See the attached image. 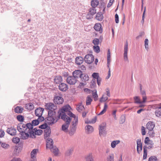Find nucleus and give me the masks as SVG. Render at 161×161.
Returning <instances> with one entry per match:
<instances>
[{
	"label": "nucleus",
	"mask_w": 161,
	"mask_h": 161,
	"mask_svg": "<svg viewBox=\"0 0 161 161\" xmlns=\"http://www.w3.org/2000/svg\"><path fill=\"white\" fill-rule=\"evenodd\" d=\"M46 109L49 110L48 115L46 119H47V123L49 125H52L56 123L60 118L61 112H58V115H57L55 110L56 109V106L52 103H48L46 104Z\"/></svg>",
	"instance_id": "obj_1"
},
{
	"label": "nucleus",
	"mask_w": 161,
	"mask_h": 161,
	"mask_svg": "<svg viewBox=\"0 0 161 161\" xmlns=\"http://www.w3.org/2000/svg\"><path fill=\"white\" fill-rule=\"evenodd\" d=\"M60 117H61V119L65 121V123L62 125V130L64 132H68V128L69 127L70 121L71 120V119L67 115L65 114H63V115H61Z\"/></svg>",
	"instance_id": "obj_2"
},
{
	"label": "nucleus",
	"mask_w": 161,
	"mask_h": 161,
	"mask_svg": "<svg viewBox=\"0 0 161 161\" xmlns=\"http://www.w3.org/2000/svg\"><path fill=\"white\" fill-rule=\"evenodd\" d=\"M17 130L19 132L22 139L25 140L29 137V135L28 133L27 130H26V129L20 128V126H18Z\"/></svg>",
	"instance_id": "obj_3"
},
{
	"label": "nucleus",
	"mask_w": 161,
	"mask_h": 161,
	"mask_svg": "<svg viewBox=\"0 0 161 161\" xmlns=\"http://www.w3.org/2000/svg\"><path fill=\"white\" fill-rule=\"evenodd\" d=\"M88 12L86 16V18L87 19H90L93 18V15L97 13L96 8H90L88 9Z\"/></svg>",
	"instance_id": "obj_4"
},
{
	"label": "nucleus",
	"mask_w": 161,
	"mask_h": 161,
	"mask_svg": "<svg viewBox=\"0 0 161 161\" xmlns=\"http://www.w3.org/2000/svg\"><path fill=\"white\" fill-rule=\"evenodd\" d=\"M78 122V119H75V121L72 122V125L70 127V130L69 132V134L70 135H73L75 132L76 129V125L77 124Z\"/></svg>",
	"instance_id": "obj_5"
},
{
	"label": "nucleus",
	"mask_w": 161,
	"mask_h": 161,
	"mask_svg": "<svg viewBox=\"0 0 161 161\" xmlns=\"http://www.w3.org/2000/svg\"><path fill=\"white\" fill-rule=\"evenodd\" d=\"M85 61L88 64H91L93 62L94 60V57L91 54H88L85 57Z\"/></svg>",
	"instance_id": "obj_6"
},
{
	"label": "nucleus",
	"mask_w": 161,
	"mask_h": 161,
	"mask_svg": "<svg viewBox=\"0 0 161 161\" xmlns=\"http://www.w3.org/2000/svg\"><path fill=\"white\" fill-rule=\"evenodd\" d=\"M155 107L156 109L155 114L156 116L158 117H160L161 116V103L156 105Z\"/></svg>",
	"instance_id": "obj_7"
},
{
	"label": "nucleus",
	"mask_w": 161,
	"mask_h": 161,
	"mask_svg": "<svg viewBox=\"0 0 161 161\" xmlns=\"http://www.w3.org/2000/svg\"><path fill=\"white\" fill-rule=\"evenodd\" d=\"M77 80L73 76L68 77L66 79L67 83L70 85H74L76 82Z\"/></svg>",
	"instance_id": "obj_8"
},
{
	"label": "nucleus",
	"mask_w": 161,
	"mask_h": 161,
	"mask_svg": "<svg viewBox=\"0 0 161 161\" xmlns=\"http://www.w3.org/2000/svg\"><path fill=\"white\" fill-rule=\"evenodd\" d=\"M58 87L59 89L63 92H66L68 89V85L66 83L63 82L59 84Z\"/></svg>",
	"instance_id": "obj_9"
},
{
	"label": "nucleus",
	"mask_w": 161,
	"mask_h": 161,
	"mask_svg": "<svg viewBox=\"0 0 161 161\" xmlns=\"http://www.w3.org/2000/svg\"><path fill=\"white\" fill-rule=\"evenodd\" d=\"M53 101L54 103L55 104H61L63 103L64 99L61 97L57 96L54 98Z\"/></svg>",
	"instance_id": "obj_10"
},
{
	"label": "nucleus",
	"mask_w": 161,
	"mask_h": 161,
	"mask_svg": "<svg viewBox=\"0 0 161 161\" xmlns=\"http://www.w3.org/2000/svg\"><path fill=\"white\" fill-rule=\"evenodd\" d=\"M71 108L69 105H67L63 107L62 109V110L59 111V112H61V116L63 114H66L65 112L67 113L69 111H70Z\"/></svg>",
	"instance_id": "obj_11"
},
{
	"label": "nucleus",
	"mask_w": 161,
	"mask_h": 161,
	"mask_svg": "<svg viewBox=\"0 0 161 161\" xmlns=\"http://www.w3.org/2000/svg\"><path fill=\"white\" fill-rule=\"evenodd\" d=\"M128 46V43L127 42H126L124 46V58L125 61H127L128 62V59L127 56Z\"/></svg>",
	"instance_id": "obj_12"
},
{
	"label": "nucleus",
	"mask_w": 161,
	"mask_h": 161,
	"mask_svg": "<svg viewBox=\"0 0 161 161\" xmlns=\"http://www.w3.org/2000/svg\"><path fill=\"white\" fill-rule=\"evenodd\" d=\"M82 72L79 70H75L73 73V75L77 80L79 78H80L82 74Z\"/></svg>",
	"instance_id": "obj_13"
},
{
	"label": "nucleus",
	"mask_w": 161,
	"mask_h": 161,
	"mask_svg": "<svg viewBox=\"0 0 161 161\" xmlns=\"http://www.w3.org/2000/svg\"><path fill=\"white\" fill-rule=\"evenodd\" d=\"M7 132L11 136H15L16 134V131L14 127H11L8 128L6 130Z\"/></svg>",
	"instance_id": "obj_14"
},
{
	"label": "nucleus",
	"mask_w": 161,
	"mask_h": 161,
	"mask_svg": "<svg viewBox=\"0 0 161 161\" xmlns=\"http://www.w3.org/2000/svg\"><path fill=\"white\" fill-rule=\"evenodd\" d=\"M137 151L138 153H140L142 150V144L140 139H137L136 140Z\"/></svg>",
	"instance_id": "obj_15"
},
{
	"label": "nucleus",
	"mask_w": 161,
	"mask_h": 161,
	"mask_svg": "<svg viewBox=\"0 0 161 161\" xmlns=\"http://www.w3.org/2000/svg\"><path fill=\"white\" fill-rule=\"evenodd\" d=\"M53 81L55 84H59L62 82L63 80L61 76L58 75L54 77Z\"/></svg>",
	"instance_id": "obj_16"
},
{
	"label": "nucleus",
	"mask_w": 161,
	"mask_h": 161,
	"mask_svg": "<svg viewBox=\"0 0 161 161\" xmlns=\"http://www.w3.org/2000/svg\"><path fill=\"white\" fill-rule=\"evenodd\" d=\"M155 126V124L152 121H149L146 124V129H147L149 131L153 130Z\"/></svg>",
	"instance_id": "obj_17"
},
{
	"label": "nucleus",
	"mask_w": 161,
	"mask_h": 161,
	"mask_svg": "<svg viewBox=\"0 0 161 161\" xmlns=\"http://www.w3.org/2000/svg\"><path fill=\"white\" fill-rule=\"evenodd\" d=\"M44 109L42 108H36L35 111V114L36 116H42Z\"/></svg>",
	"instance_id": "obj_18"
},
{
	"label": "nucleus",
	"mask_w": 161,
	"mask_h": 161,
	"mask_svg": "<svg viewBox=\"0 0 161 161\" xmlns=\"http://www.w3.org/2000/svg\"><path fill=\"white\" fill-rule=\"evenodd\" d=\"M101 24L100 23H96L94 27V28L96 31H98L100 33H102L103 32Z\"/></svg>",
	"instance_id": "obj_19"
},
{
	"label": "nucleus",
	"mask_w": 161,
	"mask_h": 161,
	"mask_svg": "<svg viewBox=\"0 0 161 161\" xmlns=\"http://www.w3.org/2000/svg\"><path fill=\"white\" fill-rule=\"evenodd\" d=\"M46 142L47 148H51L52 147H53V140L52 139L49 138H47V139Z\"/></svg>",
	"instance_id": "obj_20"
},
{
	"label": "nucleus",
	"mask_w": 161,
	"mask_h": 161,
	"mask_svg": "<svg viewBox=\"0 0 161 161\" xmlns=\"http://www.w3.org/2000/svg\"><path fill=\"white\" fill-rule=\"evenodd\" d=\"M51 132L50 127L48 126L47 128L46 129L44 130V138L50 136Z\"/></svg>",
	"instance_id": "obj_21"
},
{
	"label": "nucleus",
	"mask_w": 161,
	"mask_h": 161,
	"mask_svg": "<svg viewBox=\"0 0 161 161\" xmlns=\"http://www.w3.org/2000/svg\"><path fill=\"white\" fill-rule=\"evenodd\" d=\"M84 61V59L82 57H77L75 59V63L77 65H80L82 64Z\"/></svg>",
	"instance_id": "obj_22"
},
{
	"label": "nucleus",
	"mask_w": 161,
	"mask_h": 161,
	"mask_svg": "<svg viewBox=\"0 0 161 161\" xmlns=\"http://www.w3.org/2000/svg\"><path fill=\"white\" fill-rule=\"evenodd\" d=\"M81 81L83 82H86L89 80V76L86 74H83L81 77L80 78Z\"/></svg>",
	"instance_id": "obj_23"
},
{
	"label": "nucleus",
	"mask_w": 161,
	"mask_h": 161,
	"mask_svg": "<svg viewBox=\"0 0 161 161\" xmlns=\"http://www.w3.org/2000/svg\"><path fill=\"white\" fill-rule=\"evenodd\" d=\"M95 19L99 21H102L103 19V16L102 13L101 12H98L95 17Z\"/></svg>",
	"instance_id": "obj_24"
},
{
	"label": "nucleus",
	"mask_w": 161,
	"mask_h": 161,
	"mask_svg": "<svg viewBox=\"0 0 161 161\" xmlns=\"http://www.w3.org/2000/svg\"><path fill=\"white\" fill-rule=\"evenodd\" d=\"M49 148L50 149L51 152L53 153L56 156L58 155V149L56 146L54 147L53 145V147Z\"/></svg>",
	"instance_id": "obj_25"
},
{
	"label": "nucleus",
	"mask_w": 161,
	"mask_h": 161,
	"mask_svg": "<svg viewBox=\"0 0 161 161\" xmlns=\"http://www.w3.org/2000/svg\"><path fill=\"white\" fill-rule=\"evenodd\" d=\"M99 3L98 0H92L91 2L92 7L96 8Z\"/></svg>",
	"instance_id": "obj_26"
},
{
	"label": "nucleus",
	"mask_w": 161,
	"mask_h": 161,
	"mask_svg": "<svg viewBox=\"0 0 161 161\" xmlns=\"http://www.w3.org/2000/svg\"><path fill=\"white\" fill-rule=\"evenodd\" d=\"M28 133L29 135V137L32 138H35L36 136H35V133L34 130L32 129H31L30 130H27Z\"/></svg>",
	"instance_id": "obj_27"
},
{
	"label": "nucleus",
	"mask_w": 161,
	"mask_h": 161,
	"mask_svg": "<svg viewBox=\"0 0 161 161\" xmlns=\"http://www.w3.org/2000/svg\"><path fill=\"white\" fill-rule=\"evenodd\" d=\"M85 129L87 130V133L90 134L91 133L93 130V127L89 125L86 126Z\"/></svg>",
	"instance_id": "obj_28"
},
{
	"label": "nucleus",
	"mask_w": 161,
	"mask_h": 161,
	"mask_svg": "<svg viewBox=\"0 0 161 161\" xmlns=\"http://www.w3.org/2000/svg\"><path fill=\"white\" fill-rule=\"evenodd\" d=\"M24 109L21 106H17L14 108V112L17 113H21L22 112Z\"/></svg>",
	"instance_id": "obj_29"
},
{
	"label": "nucleus",
	"mask_w": 161,
	"mask_h": 161,
	"mask_svg": "<svg viewBox=\"0 0 161 161\" xmlns=\"http://www.w3.org/2000/svg\"><path fill=\"white\" fill-rule=\"evenodd\" d=\"M105 126L100 125L99 128V134L100 136H101L105 131L104 129H105Z\"/></svg>",
	"instance_id": "obj_30"
},
{
	"label": "nucleus",
	"mask_w": 161,
	"mask_h": 161,
	"mask_svg": "<svg viewBox=\"0 0 161 161\" xmlns=\"http://www.w3.org/2000/svg\"><path fill=\"white\" fill-rule=\"evenodd\" d=\"M120 142L119 140L114 141L111 143V146L112 148H114L117 144H119Z\"/></svg>",
	"instance_id": "obj_31"
},
{
	"label": "nucleus",
	"mask_w": 161,
	"mask_h": 161,
	"mask_svg": "<svg viewBox=\"0 0 161 161\" xmlns=\"http://www.w3.org/2000/svg\"><path fill=\"white\" fill-rule=\"evenodd\" d=\"M91 97L92 96L90 95H89L87 97L86 101V105H88L91 104L92 100Z\"/></svg>",
	"instance_id": "obj_32"
},
{
	"label": "nucleus",
	"mask_w": 161,
	"mask_h": 161,
	"mask_svg": "<svg viewBox=\"0 0 161 161\" xmlns=\"http://www.w3.org/2000/svg\"><path fill=\"white\" fill-rule=\"evenodd\" d=\"M107 108L108 106L107 103H105L103 109L100 113H99L98 115H100L104 114L106 111Z\"/></svg>",
	"instance_id": "obj_33"
},
{
	"label": "nucleus",
	"mask_w": 161,
	"mask_h": 161,
	"mask_svg": "<svg viewBox=\"0 0 161 161\" xmlns=\"http://www.w3.org/2000/svg\"><path fill=\"white\" fill-rule=\"evenodd\" d=\"M86 161H94L93 157L92 154H90L86 157Z\"/></svg>",
	"instance_id": "obj_34"
},
{
	"label": "nucleus",
	"mask_w": 161,
	"mask_h": 161,
	"mask_svg": "<svg viewBox=\"0 0 161 161\" xmlns=\"http://www.w3.org/2000/svg\"><path fill=\"white\" fill-rule=\"evenodd\" d=\"M38 151V149H34L31 152V157L33 158L35 157V155L36 154L37 152Z\"/></svg>",
	"instance_id": "obj_35"
},
{
	"label": "nucleus",
	"mask_w": 161,
	"mask_h": 161,
	"mask_svg": "<svg viewBox=\"0 0 161 161\" xmlns=\"http://www.w3.org/2000/svg\"><path fill=\"white\" fill-rule=\"evenodd\" d=\"M1 147L5 149H8L9 147V144H6L5 142H2L1 143Z\"/></svg>",
	"instance_id": "obj_36"
},
{
	"label": "nucleus",
	"mask_w": 161,
	"mask_h": 161,
	"mask_svg": "<svg viewBox=\"0 0 161 161\" xmlns=\"http://www.w3.org/2000/svg\"><path fill=\"white\" fill-rule=\"evenodd\" d=\"M26 126V128L25 129H26V130H30L33 128L32 125L30 123H27Z\"/></svg>",
	"instance_id": "obj_37"
},
{
	"label": "nucleus",
	"mask_w": 161,
	"mask_h": 161,
	"mask_svg": "<svg viewBox=\"0 0 161 161\" xmlns=\"http://www.w3.org/2000/svg\"><path fill=\"white\" fill-rule=\"evenodd\" d=\"M26 108L28 110H32L34 108V105L31 103H29L26 105Z\"/></svg>",
	"instance_id": "obj_38"
},
{
	"label": "nucleus",
	"mask_w": 161,
	"mask_h": 161,
	"mask_svg": "<svg viewBox=\"0 0 161 161\" xmlns=\"http://www.w3.org/2000/svg\"><path fill=\"white\" fill-rule=\"evenodd\" d=\"M107 161H114V155L111 154L108 155L107 158Z\"/></svg>",
	"instance_id": "obj_39"
},
{
	"label": "nucleus",
	"mask_w": 161,
	"mask_h": 161,
	"mask_svg": "<svg viewBox=\"0 0 161 161\" xmlns=\"http://www.w3.org/2000/svg\"><path fill=\"white\" fill-rule=\"evenodd\" d=\"M134 99L135 100V103H142V102L140 100V98L139 97L135 96L134 97Z\"/></svg>",
	"instance_id": "obj_40"
},
{
	"label": "nucleus",
	"mask_w": 161,
	"mask_h": 161,
	"mask_svg": "<svg viewBox=\"0 0 161 161\" xmlns=\"http://www.w3.org/2000/svg\"><path fill=\"white\" fill-rule=\"evenodd\" d=\"M12 141L13 143L15 144H17L20 141V139L18 137H14L13 138Z\"/></svg>",
	"instance_id": "obj_41"
},
{
	"label": "nucleus",
	"mask_w": 161,
	"mask_h": 161,
	"mask_svg": "<svg viewBox=\"0 0 161 161\" xmlns=\"http://www.w3.org/2000/svg\"><path fill=\"white\" fill-rule=\"evenodd\" d=\"M17 119L20 122H23L24 120V117L20 115H17Z\"/></svg>",
	"instance_id": "obj_42"
},
{
	"label": "nucleus",
	"mask_w": 161,
	"mask_h": 161,
	"mask_svg": "<svg viewBox=\"0 0 161 161\" xmlns=\"http://www.w3.org/2000/svg\"><path fill=\"white\" fill-rule=\"evenodd\" d=\"M39 123V121L38 119L33 120L32 121L31 124L33 126L38 125Z\"/></svg>",
	"instance_id": "obj_43"
},
{
	"label": "nucleus",
	"mask_w": 161,
	"mask_h": 161,
	"mask_svg": "<svg viewBox=\"0 0 161 161\" xmlns=\"http://www.w3.org/2000/svg\"><path fill=\"white\" fill-rule=\"evenodd\" d=\"M157 160L158 159L156 156H152L149 158L148 161H157Z\"/></svg>",
	"instance_id": "obj_44"
},
{
	"label": "nucleus",
	"mask_w": 161,
	"mask_h": 161,
	"mask_svg": "<svg viewBox=\"0 0 161 161\" xmlns=\"http://www.w3.org/2000/svg\"><path fill=\"white\" fill-rule=\"evenodd\" d=\"M99 39L95 38L92 41V43L95 46H97L99 43Z\"/></svg>",
	"instance_id": "obj_45"
},
{
	"label": "nucleus",
	"mask_w": 161,
	"mask_h": 161,
	"mask_svg": "<svg viewBox=\"0 0 161 161\" xmlns=\"http://www.w3.org/2000/svg\"><path fill=\"white\" fill-rule=\"evenodd\" d=\"M93 49L94 51L96 53H99L100 52V47L98 46L93 47Z\"/></svg>",
	"instance_id": "obj_46"
},
{
	"label": "nucleus",
	"mask_w": 161,
	"mask_h": 161,
	"mask_svg": "<svg viewBox=\"0 0 161 161\" xmlns=\"http://www.w3.org/2000/svg\"><path fill=\"white\" fill-rule=\"evenodd\" d=\"M147 150L143 148V159H145L147 158Z\"/></svg>",
	"instance_id": "obj_47"
},
{
	"label": "nucleus",
	"mask_w": 161,
	"mask_h": 161,
	"mask_svg": "<svg viewBox=\"0 0 161 161\" xmlns=\"http://www.w3.org/2000/svg\"><path fill=\"white\" fill-rule=\"evenodd\" d=\"M104 95H103L102 97H101L100 100V102L102 103L103 102H105L108 99V97H104Z\"/></svg>",
	"instance_id": "obj_48"
},
{
	"label": "nucleus",
	"mask_w": 161,
	"mask_h": 161,
	"mask_svg": "<svg viewBox=\"0 0 161 161\" xmlns=\"http://www.w3.org/2000/svg\"><path fill=\"white\" fill-rule=\"evenodd\" d=\"M26 124H25L22 123H20L18 124V125L17 128H18V126H20V128H22L23 129H26Z\"/></svg>",
	"instance_id": "obj_49"
},
{
	"label": "nucleus",
	"mask_w": 161,
	"mask_h": 161,
	"mask_svg": "<svg viewBox=\"0 0 161 161\" xmlns=\"http://www.w3.org/2000/svg\"><path fill=\"white\" fill-rule=\"evenodd\" d=\"M48 126L47 123H45L40 125L39 127V128L41 129H45V130L48 127Z\"/></svg>",
	"instance_id": "obj_50"
},
{
	"label": "nucleus",
	"mask_w": 161,
	"mask_h": 161,
	"mask_svg": "<svg viewBox=\"0 0 161 161\" xmlns=\"http://www.w3.org/2000/svg\"><path fill=\"white\" fill-rule=\"evenodd\" d=\"M72 150L71 149H68L66 151L65 153V155L66 156H69L72 153Z\"/></svg>",
	"instance_id": "obj_51"
},
{
	"label": "nucleus",
	"mask_w": 161,
	"mask_h": 161,
	"mask_svg": "<svg viewBox=\"0 0 161 161\" xmlns=\"http://www.w3.org/2000/svg\"><path fill=\"white\" fill-rule=\"evenodd\" d=\"M92 76L94 79H97L99 77V74L97 73H93L92 75Z\"/></svg>",
	"instance_id": "obj_52"
},
{
	"label": "nucleus",
	"mask_w": 161,
	"mask_h": 161,
	"mask_svg": "<svg viewBox=\"0 0 161 161\" xmlns=\"http://www.w3.org/2000/svg\"><path fill=\"white\" fill-rule=\"evenodd\" d=\"M148 40L147 39H146L145 40V46L146 49L148 50Z\"/></svg>",
	"instance_id": "obj_53"
},
{
	"label": "nucleus",
	"mask_w": 161,
	"mask_h": 161,
	"mask_svg": "<svg viewBox=\"0 0 161 161\" xmlns=\"http://www.w3.org/2000/svg\"><path fill=\"white\" fill-rule=\"evenodd\" d=\"M96 85V80L95 79H93L91 82V87H94Z\"/></svg>",
	"instance_id": "obj_54"
},
{
	"label": "nucleus",
	"mask_w": 161,
	"mask_h": 161,
	"mask_svg": "<svg viewBox=\"0 0 161 161\" xmlns=\"http://www.w3.org/2000/svg\"><path fill=\"white\" fill-rule=\"evenodd\" d=\"M125 121V117L124 116H122L120 118V123L122 124L124 123Z\"/></svg>",
	"instance_id": "obj_55"
},
{
	"label": "nucleus",
	"mask_w": 161,
	"mask_h": 161,
	"mask_svg": "<svg viewBox=\"0 0 161 161\" xmlns=\"http://www.w3.org/2000/svg\"><path fill=\"white\" fill-rule=\"evenodd\" d=\"M35 132V135H40L42 133L43 131L42 130H38L37 131Z\"/></svg>",
	"instance_id": "obj_56"
},
{
	"label": "nucleus",
	"mask_w": 161,
	"mask_h": 161,
	"mask_svg": "<svg viewBox=\"0 0 161 161\" xmlns=\"http://www.w3.org/2000/svg\"><path fill=\"white\" fill-rule=\"evenodd\" d=\"M67 115H69V116L71 117H72L74 118L75 119V116L74 114L72 112H71L70 111H69L68 112L66 113Z\"/></svg>",
	"instance_id": "obj_57"
},
{
	"label": "nucleus",
	"mask_w": 161,
	"mask_h": 161,
	"mask_svg": "<svg viewBox=\"0 0 161 161\" xmlns=\"http://www.w3.org/2000/svg\"><path fill=\"white\" fill-rule=\"evenodd\" d=\"M84 107L83 106H80L76 108V110L79 112H81L82 110L84 109Z\"/></svg>",
	"instance_id": "obj_58"
},
{
	"label": "nucleus",
	"mask_w": 161,
	"mask_h": 161,
	"mask_svg": "<svg viewBox=\"0 0 161 161\" xmlns=\"http://www.w3.org/2000/svg\"><path fill=\"white\" fill-rule=\"evenodd\" d=\"M97 117L96 116H95L94 118L92 119V120L91 122H86V124H89V123H94L96 122V121L97 119Z\"/></svg>",
	"instance_id": "obj_59"
},
{
	"label": "nucleus",
	"mask_w": 161,
	"mask_h": 161,
	"mask_svg": "<svg viewBox=\"0 0 161 161\" xmlns=\"http://www.w3.org/2000/svg\"><path fill=\"white\" fill-rule=\"evenodd\" d=\"M12 161H22L19 158L14 157L12 159Z\"/></svg>",
	"instance_id": "obj_60"
},
{
	"label": "nucleus",
	"mask_w": 161,
	"mask_h": 161,
	"mask_svg": "<svg viewBox=\"0 0 161 161\" xmlns=\"http://www.w3.org/2000/svg\"><path fill=\"white\" fill-rule=\"evenodd\" d=\"M148 133L149 134V136L151 137H154V136L155 133H154V132L153 131V130H152V131H149V130Z\"/></svg>",
	"instance_id": "obj_61"
},
{
	"label": "nucleus",
	"mask_w": 161,
	"mask_h": 161,
	"mask_svg": "<svg viewBox=\"0 0 161 161\" xmlns=\"http://www.w3.org/2000/svg\"><path fill=\"white\" fill-rule=\"evenodd\" d=\"M115 22L116 23H118L119 22V16L118 14H116L115 16Z\"/></svg>",
	"instance_id": "obj_62"
},
{
	"label": "nucleus",
	"mask_w": 161,
	"mask_h": 161,
	"mask_svg": "<svg viewBox=\"0 0 161 161\" xmlns=\"http://www.w3.org/2000/svg\"><path fill=\"white\" fill-rule=\"evenodd\" d=\"M38 118L37 119L40 122H42L44 120V118L42 116H38Z\"/></svg>",
	"instance_id": "obj_63"
},
{
	"label": "nucleus",
	"mask_w": 161,
	"mask_h": 161,
	"mask_svg": "<svg viewBox=\"0 0 161 161\" xmlns=\"http://www.w3.org/2000/svg\"><path fill=\"white\" fill-rule=\"evenodd\" d=\"M97 82L98 85L99 86L101 84V82L102 80V79L100 77H99L97 79Z\"/></svg>",
	"instance_id": "obj_64"
}]
</instances>
